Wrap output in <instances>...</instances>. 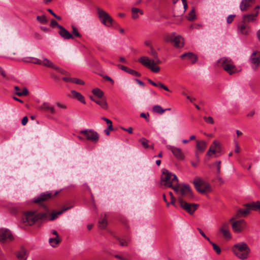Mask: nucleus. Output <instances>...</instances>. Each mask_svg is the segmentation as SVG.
Segmentation results:
<instances>
[{"mask_svg":"<svg viewBox=\"0 0 260 260\" xmlns=\"http://www.w3.org/2000/svg\"><path fill=\"white\" fill-rule=\"evenodd\" d=\"M71 206L63 208L62 210L57 211L53 212L51 214V217H49V211H46L45 212H39L37 211H30L25 212L22 217V222L25 225H31L36 222L39 220L48 221L53 220L56 219L58 215L61 214L64 211L71 208Z\"/></svg>","mask_w":260,"mask_h":260,"instance_id":"f257e3e1","label":"nucleus"},{"mask_svg":"<svg viewBox=\"0 0 260 260\" xmlns=\"http://www.w3.org/2000/svg\"><path fill=\"white\" fill-rule=\"evenodd\" d=\"M148 54L153 57V59H150L148 57L143 56L141 57L138 61L144 67L149 69L154 73H158L160 71V68L156 66L161 63V61L158 56V53L152 46H150V50Z\"/></svg>","mask_w":260,"mask_h":260,"instance_id":"f03ea898","label":"nucleus"},{"mask_svg":"<svg viewBox=\"0 0 260 260\" xmlns=\"http://www.w3.org/2000/svg\"><path fill=\"white\" fill-rule=\"evenodd\" d=\"M173 189L178 196L177 198L178 202L180 198L183 200H191L194 197L190 187L188 184L178 183L174 186Z\"/></svg>","mask_w":260,"mask_h":260,"instance_id":"7ed1b4c3","label":"nucleus"},{"mask_svg":"<svg viewBox=\"0 0 260 260\" xmlns=\"http://www.w3.org/2000/svg\"><path fill=\"white\" fill-rule=\"evenodd\" d=\"M234 254L239 259L245 260L248 258L250 249L245 242H240L234 245L232 248Z\"/></svg>","mask_w":260,"mask_h":260,"instance_id":"20e7f679","label":"nucleus"},{"mask_svg":"<svg viewBox=\"0 0 260 260\" xmlns=\"http://www.w3.org/2000/svg\"><path fill=\"white\" fill-rule=\"evenodd\" d=\"M178 183V179L176 175L169 172L168 170H162L161 176V184L165 187H170L172 189Z\"/></svg>","mask_w":260,"mask_h":260,"instance_id":"39448f33","label":"nucleus"},{"mask_svg":"<svg viewBox=\"0 0 260 260\" xmlns=\"http://www.w3.org/2000/svg\"><path fill=\"white\" fill-rule=\"evenodd\" d=\"M246 209L243 210L240 209L238 210L236 215V217H239L243 215H247L249 213L250 210L258 211L260 213V201L252 202L244 205Z\"/></svg>","mask_w":260,"mask_h":260,"instance_id":"423d86ee","label":"nucleus"},{"mask_svg":"<svg viewBox=\"0 0 260 260\" xmlns=\"http://www.w3.org/2000/svg\"><path fill=\"white\" fill-rule=\"evenodd\" d=\"M218 63L230 75L237 72L236 66L234 65L232 60L229 58L222 57L218 60Z\"/></svg>","mask_w":260,"mask_h":260,"instance_id":"0eeeda50","label":"nucleus"},{"mask_svg":"<svg viewBox=\"0 0 260 260\" xmlns=\"http://www.w3.org/2000/svg\"><path fill=\"white\" fill-rule=\"evenodd\" d=\"M193 184L196 189L200 193H204L211 190L210 184L200 178H196Z\"/></svg>","mask_w":260,"mask_h":260,"instance_id":"6e6552de","label":"nucleus"},{"mask_svg":"<svg viewBox=\"0 0 260 260\" xmlns=\"http://www.w3.org/2000/svg\"><path fill=\"white\" fill-rule=\"evenodd\" d=\"M165 41L172 43L176 48H182L184 46L183 38L179 35L175 36V33L167 36L165 38Z\"/></svg>","mask_w":260,"mask_h":260,"instance_id":"1a4fd4ad","label":"nucleus"},{"mask_svg":"<svg viewBox=\"0 0 260 260\" xmlns=\"http://www.w3.org/2000/svg\"><path fill=\"white\" fill-rule=\"evenodd\" d=\"M188 200H183L182 198L179 199V203L180 207L190 214H192L197 209L198 205L196 204H190L187 203Z\"/></svg>","mask_w":260,"mask_h":260,"instance_id":"9d476101","label":"nucleus"},{"mask_svg":"<svg viewBox=\"0 0 260 260\" xmlns=\"http://www.w3.org/2000/svg\"><path fill=\"white\" fill-rule=\"evenodd\" d=\"M98 14L102 23L103 24L108 27L112 25L113 20L106 11L98 8Z\"/></svg>","mask_w":260,"mask_h":260,"instance_id":"9b49d317","label":"nucleus"},{"mask_svg":"<svg viewBox=\"0 0 260 260\" xmlns=\"http://www.w3.org/2000/svg\"><path fill=\"white\" fill-rule=\"evenodd\" d=\"M80 134L83 135L86 139L92 142H96L99 140V135L97 132L90 129H87L79 132Z\"/></svg>","mask_w":260,"mask_h":260,"instance_id":"f8f14e48","label":"nucleus"},{"mask_svg":"<svg viewBox=\"0 0 260 260\" xmlns=\"http://www.w3.org/2000/svg\"><path fill=\"white\" fill-rule=\"evenodd\" d=\"M13 240V236L9 230L4 228L0 229V242L1 243L9 242Z\"/></svg>","mask_w":260,"mask_h":260,"instance_id":"ddd939ff","label":"nucleus"},{"mask_svg":"<svg viewBox=\"0 0 260 260\" xmlns=\"http://www.w3.org/2000/svg\"><path fill=\"white\" fill-rule=\"evenodd\" d=\"M57 193V192H56L53 196H55ZM53 197L52 194L51 192H46L41 193L39 196L35 197L33 199V201L34 203L43 205V203L45 201H48L51 199Z\"/></svg>","mask_w":260,"mask_h":260,"instance_id":"4468645a","label":"nucleus"},{"mask_svg":"<svg viewBox=\"0 0 260 260\" xmlns=\"http://www.w3.org/2000/svg\"><path fill=\"white\" fill-rule=\"evenodd\" d=\"M167 148L172 152L174 157L177 159L183 160L184 158V154L181 148L170 145H167Z\"/></svg>","mask_w":260,"mask_h":260,"instance_id":"2eb2a0df","label":"nucleus"},{"mask_svg":"<svg viewBox=\"0 0 260 260\" xmlns=\"http://www.w3.org/2000/svg\"><path fill=\"white\" fill-rule=\"evenodd\" d=\"M250 61L253 65V69L256 70L260 65V53L253 52L250 56Z\"/></svg>","mask_w":260,"mask_h":260,"instance_id":"dca6fc26","label":"nucleus"},{"mask_svg":"<svg viewBox=\"0 0 260 260\" xmlns=\"http://www.w3.org/2000/svg\"><path fill=\"white\" fill-rule=\"evenodd\" d=\"M259 14V11H256L254 13L247 14L243 15L242 21L245 23L254 22L256 20V17Z\"/></svg>","mask_w":260,"mask_h":260,"instance_id":"f3484780","label":"nucleus"},{"mask_svg":"<svg viewBox=\"0 0 260 260\" xmlns=\"http://www.w3.org/2000/svg\"><path fill=\"white\" fill-rule=\"evenodd\" d=\"M246 223L244 220H240L233 222L232 226L234 231L236 233L241 232L245 228Z\"/></svg>","mask_w":260,"mask_h":260,"instance_id":"a211bd4d","label":"nucleus"},{"mask_svg":"<svg viewBox=\"0 0 260 260\" xmlns=\"http://www.w3.org/2000/svg\"><path fill=\"white\" fill-rule=\"evenodd\" d=\"M219 231L221 232L223 238L225 239H231V235L229 231V225L228 223H223L221 226L219 228Z\"/></svg>","mask_w":260,"mask_h":260,"instance_id":"6ab92c4d","label":"nucleus"},{"mask_svg":"<svg viewBox=\"0 0 260 260\" xmlns=\"http://www.w3.org/2000/svg\"><path fill=\"white\" fill-rule=\"evenodd\" d=\"M255 2V0H242L239 6L240 10L242 12L246 11Z\"/></svg>","mask_w":260,"mask_h":260,"instance_id":"aec40b11","label":"nucleus"},{"mask_svg":"<svg viewBox=\"0 0 260 260\" xmlns=\"http://www.w3.org/2000/svg\"><path fill=\"white\" fill-rule=\"evenodd\" d=\"M238 30L242 35H247L250 31V27L247 24L242 21L241 23L238 26Z\"/></svg>","mask_w":260,"mask_h":260,"instance_id":"412c9836","label":"nucleus"},{"mask_svg":"<svg viewBox=\"0 0 260 260\" xmlns=\"http://www.w3.org/2000/svg\"><path fill=\"white\" fill-rule=\"evenodd\" d=\"M59 29V34L64 39L69 40L70 39H73V36L69 31H68L65 28L62 26H58Z\"/></svg>","mask_w":260,"mask_h":260,"instance_id":"4be33fe9","label":"nucleus"},{"mask_svg":"<svg viewBox=\"0 0 260 260\" xmlns=\"http://www.w3.org/2000/svg\"><path fill=\"white\" fill-rule=\"evenodd\" d=\"M185 57L190 60L192 63H194L198 59L197 56L192 52L185 53L180 56L181 58H184Z\"/></svg>","mask_w":260,"mask_h":260,"instance_id":"5701e85b","label":"nucleus"},{"mask_svg":"<svg viewBox=\"0 0 260 260\" xmlns=\"http://www.w3.org/2000/svg\"><path fill=\"white\" fill-rule=\"evenodd\" d=\"M41 65L54 70H58L57 66L55 65L52 61L46 58H44L43 60H42Z\"/></svg>","mask_w":260,"mask_h":260,"instance_id":"b1692460","label":"nucleus"},{"mask_svg":"<svg viewBox=\"0 0 260 260\" xmlns=\"http://www.w3.org/2000/svg\"><path fill=\"white\" fill-rule=\"evenodd\" d=\"M71 92L73 98L77 99L79 101L84 104L86 103L84 97L80 92L74 90H71Z\"/></svg>","mask_w":260,"mask_h":260,"instance_id":"393cba45","label":"nucleus"},{"mask_svg":"<svg viewBox=\"0 0 260 260\" xmlns=\"http://www.w3.org/2000/svg\"><path fill=\"white\" fill-rule=\"evenodd\" d=\"M62 80L66 82H72V83H75L79 85H84V82L83 81L78 79V78H70V77H63L62 78Z\"/></svg>","mask_w":260,"mask_h":260,"instance_id":"a878e982","label":"nucleus"},{"mask_svg":"<svg viewBox=\"0 0 260 260\" xmlns=\"http://www.w3.org/2000/svg\"><path fill=\"white\" fill-rule=\"evenodd\" d=\"M206 146L207 143L205 141H196V148L200 153H202L204 151Z\"/></svg>","mask_w":260,"mask_h":260,"instance_id":"bb28decb","label":"nucleus"},{"mask_svg":"<svg viewBox=\"0 0 260 260\" xmlns=\"http://www.w3.org/2000/svg\"><path fill=\"white\" fill-rule=\"evenodd\" d=\"M147 81H148V82L150 84H151V85H152L154 86L158 87L159 88L164 89V90H165L166 91H170V90L168 88V87L160 82H159L158 83H155V82H153L150 79H148Z\"/></svg>","mask_w":260,"mask_h":260,"instance_id":"cd10ccee","label":"nucleus"},{"mask_svg":"<svg viewBox=\"0 0 260 260\" xmlns=\"http://www.w3.org/2000/svg\"><path fill=\"white\" fill-rule=\"evenodd\" d=\"M98 104L102 108L107 110L108 108V104L105 99L102 98H98L96 99L95 102Z\"/></svg>","mask_w":260,"mask_h":260,"instance_id":"c85d7f7f","label":"nucleus"},{"mask_svg":"<svg viewBox=\"0 0 260 260\" xmlns=\"http://www.w3.org/2000/svg\"><path fill=\"white\" fill-rule=\"evenodd\" d=\"M14 88L16 91L15 94L19 96H26L28 94V90L26 87L23 88L22 91H20V88L18 86H16Z\"/></svg>","mask_w":260,"mask_h":260,"instance_id":"c756f323","label":"nucleus"},{"mask_svg":"<svg viewBox=\"0 0 260 260\" xmlns=\"http://www.w3.org/2000/svg\"><path fill=\"white\" fill-rule=\"evenodd\" d=\"M17 257L19 260H25L27 258V251L22 248L17 253Z\"/></svg>","mask_w":260,"mask_h":260,"instance_id":"7c9ffc66","label":"nucleus"},{"mask_svg":"<svg viewBox=\"0 0 260 260\" xmlns=\"http://www.w3.org/2000/svg\"><path fill=\"white\" fill-rule=\"evenodd\" d=\"M61 240L59 237H55V238H51L49 239V242L50 245L53 247H56L60 242Z\"/></svg>","mask_w":260,"mask_h":260,"instance_id":"2f4dec72","label":"nucleus"},{"mask_svg":"<svg viewBox=\"0 0 260 260\" xmlns=\"http://www.w3.org/2000/svg\"><path fill=\"white\" fill-rule=\"evenodd\" d=\"M170 108H167L166 109H163L160 106L155 105L153 107V112L159 114H162L166 110H170Z\"/></svg>","mask_w":260,"mask_h":260,"instance_id":"473e14b6","label":"nucleus"},{"mask_svg":"<svg viewBox=\"0 0 260 260\" xmlns=\"http://www.w3.org/2000/svg\"><path fill=\"white\" fill-rule=\"evenodd\" d=\"M132 18L134 19H137L139 17V15L138 14V13H140L141 15L143 14V11L138 8H133L132 9Z\"/></svg>","mask_w":260,"mask_h":260,"instance_id":"72a5a7b5","label":"nucleus"},{"mask_svg":"<svg viewBox=\"0 0 260 260\" xmlns=\"http://www.w3.org/2000/svg\"><path fill=\"white\" fill-rule=\"evenodd\" d=\"M92 92L98 98H102L104 95V92L99 88L93 89Z\"/></svg>","mask_w":260,"mask_h":260,"instance_id":"f704fd0d","label":"nucleus"},{"mask_svg":"<svg viewBox=\"0 0 260 260\" xmlns=\"http://www.w3.org/2000/svg\"><path fill=\"white\" fill-rule=\"evenodd\" d=\"M105 216H106V214H105ZM99 225L101 229H104L106 227L107 225V220L105 217L102 219H100L99 221Z\"/></svg>","mask_w":260,"mask_h":260,"instance_id":"c9c22d12","label":"nucleus"},{"mask_svg":"<svg viewBox=\"0 0 260 260\" xmlns=\"http://www.w3.org/2000/svg\"><path fill=\"white\" fill-rule=\"evenodd\" d=\"M209 148L213 149V150L215 151V152H216V151L217 150V149H220L219 142L216 140L214 141L213 142L212 144L210 146Z\"/></svg>","mask_w":260,"mask_h":260,"instance_id":"e433bc0d","label":"nucleus"},{"mask_svg":"<svg viewBox=\"0 0 260 260\" xmlns=\"http://www.w3.org/2000/svg\"><path fill=\"white\" fill-rule=\"evenodd\" d=\"M139 141L141 143L144 148L146 149L149 147V145H148L149 141L146 138H142L139 140Z\"/></svg>","mask_w":260,"mask_h":260,"instance_id":"4c0bfd02","label":"nucleus"},{"mask_svg":"<svg viewBox=\"0 0 260 260\" xmlns=\"http://www.w3.org/2000/svg\"><path fill=\"white\" fill-rule=\"evenodd\" d=\"M37 20L42 24H46L48 22V20L45 15L38 16L37 17Z\"/></svg>","mask_w":260,"mask_h":260,"instance_id":"58836bf2","label":"nucleus"},{"mask_svg":"<svg viewBox=\"0 0 260 260\" xmlns=\"http://www.w3.org/2000/svg\"><path fill=\"white\" fill-rule=\"evenodd\" d=\"M209 242L210 243V244L212 245V246H213V248L214 249V250L218 254H219L221 252V249H220V248L219 247V246L218 245H217V244H216L215 243L212 242L210 240V241H209Z\"/></svg>","mask_w":260,"mask_h":260,"instance_id":"ea45409f","label":"nucleus"},{"mask_svg":"<svg viewBox=\"0 0 260 260\" xmlns=\"http://www.w3.org/2000/svg\"><path fill=\"white\" fill-rule=\"evenodd\" d=\"M72 34H73V35L75 37H76L81 38V35L78 32V30L77 28L75 26H72Z\"/></svg>","mask_w":260,"mask_h":260,"instance_id":"a19ab883","label":"nucleus"},{"mask_svg":"<svg viewBox=\"0 0 260 260\" xmlns=\"http://www.w3.org/2000/svg\"><path fill=\"white\" fill-rule=\"evenodd\" d=\"M196 17V14H195V11L193 9L190 11V12L189 13L188 16L187 17V19L189 21L193 20Z\"/></svg>","mask_w":260,"mask_h":260,"instance_id":"79ce46f5","label":"nucleus"},{"mask_svg":"<svg viewBox=\"0 0 260 260\" xmlns=\"http://www.w3.org/2000/svg\"><path fill=\"white\" fill-rule=\"evenodd\" d=\"M127 73H128L132 75L136 76V77H140L141 76L140 73H139L137 71H136L134 70L130 69H129L127 71Z\"/></svg>","mask_w":260,"mask_h":260,"instance_id":"37998d69","label":"nucleus"},{"mask_svg":"<svg viewBox=\"0 0 260 260\" xmlns=\"http://www.w3.org/2000/svg\"><path fill=\"white\" fill-rule=\"evenodd\" d=\"M204 120L208 123L210 124H213L214 123V120L213 118L211 116L209 117H204Z\"/></svg>","mask_w":260,"mask_h":260,"instance_id":"c03bdc74","label":"nucleus"},{"mask_svg":"<svg viewBox=\"0 0 260 260\" xmlns=\"http://www.w3.org/2000/svg\"><path fill=\"white\" fill-rule=\"evenodd\" d=\"M117 239L120 242V245L121 246H125L127 245L128 242L126 240H123L121 238H117Z\"/></svg>","mask_w":260,"mask_h":260,"instance_id":"a18cd8bd","label":"nucleus"},{"mask_svg":"<svg viewBox=\"0 0 260 260\" xmlns=\"http://www.w3.org/2000/svg\"><path fill=\"white\" fill-rule=\"evenodd\" d=\"M235 15H229L226 19V21L228 24L231 23L234 20V18L235 17Z\"/></svg>","mask_w":260,"mask_h":260,"instance_id":"49530a36","label":"nucleus"},{"mask_svg":"<svg viewBox=\"0 0 260 260\" xmlns=\"http://www.w3.org/2000/svg\"><path fill=\"white\" fill-rule=\"evenodd\" d=\"M50 107V106L48 103H44L41 106L42 108L45 110H49Z\"/></svg>","mask_w":260,"mask_h":260,"instance_id":"de8ad7c7","label":"nucleus"},{"mask_svg":"<svg viewBox=\"0 0 260 260\" xmlns=\"http://www.w3.org/2000/svg\"><path fill=\"white\" fill-rule=\"evenodd\" d=\"M50 26L52 27L57 26L58 28V26L61 25L58 24V23L55 20L52 19L50 22Z\"/></svg>","mask_w":260,"mask_h":260,"instance_id":"09e8293b","label":"nucleus"},{"mask_svg":"<svg viewBox=\"0 0 260 260\" xmlns=\"http://www.w3.org/2000/svg\"><path fill=\"white\" fill-rule=\"evenodd\" d=\"M198 231L199 232V233H200V234L206 239L207 240L208 242L210 241V239L207 237L206 236V235L205 234V233L203 232V231L200 229V228H198Z\"/></svg>","mask_w":260,"mask_h":260,"instance_id":"8fccbe9b","label":"nucleus"},{"mask_svg":"<svg viewBox=\"0 0 260 260\" xmlns=\"http://www.w3.org/2000/svg\"><path fill=\"white\" fill-rule=\"evenodd\" d=\"M48 12H49L50 14H51L54 17H55L58 20H61V18L60 16H57V15H56L53 12V11L50 9H48L47 10Z\"/></svg>","mask_w":260,"mask_h":260,"instance_id":"3c124183","label":"nucleus"},{"mask_svg":"<svg viewBox=\"0 0 260 260\" xmlns=\"http://www.w3.org/2000/svg\"><path fill=\"white\" fill-rule=\"evenodd\" d=\"M117 67L122 70V71H124V72L127 73V71L128 70V68H127L126 67L121 65L120 64H118L117 65Z\"/></svg>","mask_w":260,"mask_h":260,"instance_id":"603ef678","label":"nucleus"},{"mask_svg":"<svg viewBox=\"0 0 260 260\" xmlns=\"http://www.w3.org/2000/svg\"><path fill=\"white\" fill-rule=\"evenodd\" d=\"M31 62L35 63V64H39V65H41L42 64V60L38 59V58H34V60L32 61H31Z\"/></svg>","mask_w":260,"mask_h":260,"instance_id":"864d4df0","label":"nucleus"},{"mask_svg":"<svg viewBox=\"0 0 260 260\" xmlns=\"http://www.w3.org/2000/svg\"><path fill=\"white\" fill-rule=\"evenodd\" d=\"M121 128L125 132H127L129 134H132L133 133V128L132 127H129L127 128L121 127Z\"/></svg>","mask_w":260,"mask_h":260,"instance_id":"5fc2aeb1","label":"nucleus"},{"mask_svg":"<svg viewBox=\"0 0 260 260\" xmlns=\"http://www.w3.org/2000/svg\"><path fill=\"white\" fill-rule=\"evenodd\" d=\"M106 122L108 124V127L109 129H113L112 126V122L110 119L106 120Z\"/></svg>","mask_w":260,"mask_h":260,"instance_id":"6e6d98bb","label":"nucleus"},{"mask_svg":"<svg viewBox=\"0 0 260 260\" xmlns=\"http://www.w3.org/2000/svg\"><path fill=\"white\" fill-rule=\"evenodd\" d=\"M149 116V114L148 113H141L140 114V117H143V118H144L145 119H146V120L148 121H149V119L147 118V117Z\"/></svg>","mask_w":260,"mask_h":260,"instance_id":"4d7b16f0","label":"nucleus"},{"mask_svg":"<svg viewBox=\"0 0 260 260\" xmlns=\"http://www.w3.org/2000/svg\"><path fill=\"white\" fill-rule=\"evenodd\" d=\"M176 199L175 197L171 198L170 204L174 206L175 207H177L176 204Z\"/></svg>","mask_w":260,"mask_h":260,"instance_id":"13d9d810","label":"nucleus"},{"mask_svg":"<svg viewBox=\"0 0 260 260\" xmlns=\"http://www.w3.org/2000/svg\"><path fill=\"white\" fill-rule=\"evenodd\" d=\"M135 81H136L140 86L142 87H144L145 86V83L140 80L138 79H135Z\"/></svg>","mask_w":260,"mask_h":260,"instance_id":"bf43d9fd","label":"nucleus"},{"mask_svg":"<svg viewBox=\"0 0 260 260\" xmlns=\"http://www.w3.org/2000/svg\"><path fill=\"white\" fill-rule=\"evenodd\" d=\"M28 121V118L27 116H24L22 119V124L25 125Z\"/></svg>","mask_w":260,"mask_h":260,"instance_id":"052dcab7","label":"nucleus"},{"mask_svg":"<svg viewBox=\"0 0 260 260\" xmlns=\"http://www.w3.org/2000/svg\"><path fill=\"white\" fill-rule=\"evenodd\" d=\"M215 151L213 149H211V148H209L208 151L207 152V155L208 156H211L212 154H215Z\"/></svg>","mask_w":260,"mask_h":260,"instance_id":"680f3d73","label":"nucleus"},{"mask_svg":"<svg viewBox=\"0 0 260 260\" xmlns=\"http://www.w3.org/2000/svg\"><path fill=\"white\" fill-rule=\"evenodd\" d=\"M104 79H105V80H106L107 81H110L112 84H114V80L110 77H109L108 76H105L104 77Z\"/></svg>","mask_w":260,"mask_h":260,"instance_id":"e2e57ef3","label":"nucleus"},{"mask_svg":"<svg viewBox=\"0 0 260 260\" xmlns=\"http://www.w3.org/2000/svg\"><path fill=\"white\" fill-rule=\"evenodd\" d=\"M114 257L121 260H128L127 258L118 254L114 255Z\"/></svg>","mask_w":260,"mask_h":260,"instance_id":"0e129e2a","label":"nucleus"},{"mask_svg":"<svg viewBox=\"0 0 260 260\" xmlns=\"http://www.w3.org/2000/svg\"><path fill=\"white\" fill-rule=\"evenodd\" d=\"M184 7V12L186 10L187 4L186 0H182Z\"/></svg>","mask_w":260,"mask_h":260,"instance_id":"69168bd1","label":"nucleus"},{"mask_svg":"<svg viewBox=\"0 0 260 260\" xmlns=\"http://www.w3.org/2000/svg\"><path fill=\"white\" fill-rule=\"evenodd\" d=\"M58 70H55L58 71V72L62 74H63V75L67 74L66 71H64L63 70L61 69V68H59L58 67Z\"/></svg>","mask_w":260,"mask_h":260,"instance_id":"338daca9","label":"nucleus"},{"mask_svg":"<svg viewBox=\"0 0 260 260\" xmlns=\"http://www.w3.org/2000/svg\"><path fill=\"white\" fill-rule=\"evenodd\" d=\"M0 74L4 77H5L6 76V73L4 69L0 67Z\"/></svg>","mask_w":260,"mask_h":260,"instance_id":"774afa93","label":"nucleus"}]
</instances>
